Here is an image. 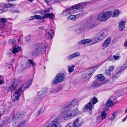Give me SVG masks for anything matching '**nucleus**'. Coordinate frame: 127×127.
Segmentation results:
<instances>
[{
    "instance_id": "obj_1",
    "label": "nucleus",
    "mask_w": 127,
    "mask_h": 127,
    "mask_svg": "<svg viewBox=\"0 0 127 127\" xmlns=\"http://www.w3.org/2000/svg\"><path fill=\"white\" fill-rule=\"evenodd\" d=\"M120 13L119 10L118 9L114 10L113 15L112 11H111L102 12L96 17H93L89 18L86 24L84 26L76 30V31L78 32H79L83 31L85 28H93L95 26L94 23L96 21L99 20L101 21H105L110 18L112 15L113 17H116L118 16Z\"/></svg>"
},
{
    "instance_id": "obj_2",
    "label": "nucleus",
    "mask_w": 127,
    "mask_h": 127,
    "mask_svg": "<svg viewBox=\"0 0 127 127\" xmlns=\"http://www.w3.org/2000/svg\"><path fill=\"white\" fill-rule=\"evenodd\" d=\"M69 110H67L66 111H63L62 110V109H61V112L64 113L61 115V118L63 120L66 121L78 115L79 113V110L76 109L69 111Z\"/></svg>"
},
{
    "instance_id": "obj_3",
    "label": "nucleus",
    "mask_w": 127,
    "mask_h": 127,
    "mask_svg": "<svg viewBox=\"0 0 127 127\" xmlns=\"http://www.w3.org/2000/svg\"><path fill=\"white\" fill-rule=\"evenodd\" d=\"M78 100L76 99H73L70 103L68 104H66L65 106L62 108V110L63 111H66L67 110H70L74 107L77 103Z\"/></svg>"
},
{
    "instance_id": "obj_4",
    "label": "nucleus",
    "mask_w": 127,
    "mask_h": 127,
    "mask_svg": "<svg viewBox=\"0 0 127 127\" xmlns=\"http://www.w3.org/2000/svg\"><path fill=\"white\" fill-rule=\"evenodd\" d=\"M108 34L106 30L101 31L97 33L95 36V39L97 42L99 41L105 37Z\"/></svg>"
},
{
    "instance_id": "obj_5",
    "label": "nucleus",
    "mask_w": 127,
    "mask_h": 127,
    "mask_svg": "<svg viewBox=\"0 0 127 127\" xmlns=\"http://www.w3.org/2000/svg\"><path fill=\"white\" fill-rule=\"evenodd\" d=\"M98 101L96 97H94L92 100L90 101L85 106V108L86 110H91L93 107L94 105Z\"/></svg>"
},
{
    "instance_id": "obj_6",
    "label": "nucleus",
    "mask_w": 127,
    "mask_h": 127,
    "mask_svg": "<svg viewBox=\"0 0 127 127\" xmlns=\"http://www.w3.org/2000/svg\"><path fill=\"white\" fill-rule=\"evenodd\" d=\"M85 4V3L82 2L72 6L71 8H70L71 13H75L79 11L80 9L82 8V7L81 6Z\"/></svg>"
},
{
    "instance_id": "obj_7",
    "label": "nucleus",
    "mask_w": 127,
    "mask_h": 127,
    "mask_svg": "<svg viewBox=\"0 0 127 127\" xmlns=\"http://www.w3.org/2000/svg\"><path fill=\"white\" fill-rule=\"evenodd\" d=\"M43 44H41L37 45L35 48V49L32 52V54L33 55H37L40 53L44 50H45Z\"/></svg>"
},
{
    "instance_id": "obj_8",
    "label": "nucleus",
    "mask_w": 127,
    "mask_h": 127,
    "mask_svg": "<svg viewBox=\"0 0 127 127\" xmlns=\"http://www.w3.org/2000/svg\"><path fill=\"white\" fill-rule=\"evenodd\" d=\"M59 120L58 119H55L51 121L48 125L45 126L44 127H62Z\"/></svg>"
},
{
    "instance_id": "obj_9",
    "label": "nucleus",
    "mask_w": 127,
    "mask_h": 127,
    "mask_svg": "<svg viewBox=\"0 0 127 127\" xmlns=\"http://www.w3.org/2000/svg\"><path fill=\"white\" fill-rule=\"evenodd\" d=\"M64 79V75L63 73H61L58 74L54 80L53 83L56 84L63 81Z\"/></svg>"
},
{
    "instance_id": "obj_10",
    "label": "nucleus",
    "mask_w": 127,
    "mask_h": 127,
    "mask_svg": "<svg viewBox=\"0 0 127 127\" xmlns=\"http://www.w3.org/2000/svg\"><path fill=\"white\" fill-rule=\"evenodd\" d=\"M23 91H22L21 89H20V88L17 91H15L14 94L13 95L11 98L13 102L18 100L20 95V93Z\"/></svg>"
},
{
    "instance_id": "obj_11",
    "label": "nucleus",
    "mask_w": 127,
    "mask_h": 127,
    "mask_svg": "<svg viewBox=\"0 0 127 127\" xmlns=\"http://www.w3.org/2000/svg\"><path fill=\"white\" fill-rule=\"evenodd\" d=\"M17 86V82L16 81H12L11 84H10L9 86L7 88V92L13 91L15 89H16Z\"/></svg>"
},
{
    "instance_id": "obj_12",
    "label": "nucleus",
    "mask_w": 127,
    "mask_h": 127,
    "mask_svg": "<svg viewBox=\"0 0 127 127\" xmlns=\"http://www.w3.org/2000/svg\"><path fill=\"white\" fill-rule=\"evenodd\" d=\"M32 82V79L29 80L28 82L25 83L20 88L22 91H24L26 88H28L31 85Z\"/></svg>"
},
{
    "instance_id": "obj_13",
    "label": "nucleus",
    "mask_w": 127,
    "mask_h": 127,
    "mask_svg": "<svg viewBox=\"0 0 127 127\" xmlns=\"http://www.w3.org/2000/svg\"><path fill=\"white\" fill-rule=\"evenodd\" d=\"M82 122V119L80 117H78L74 121L72 125L76 127H78L80 126Z\"/></svg>"
},
{
    "instance_id": "obj_14",
    "label": "nucleus",
    "mask_w": 127,
    "mask_h": 127,
    "mask_svg": "<svg viewBox=\"0 0 127 127\" xmlns=\"http://www.w3.org/2000/svg\"><path fill=\"white\" fill-rule=\"evenodd\" d=\"M48 91L47 89L44 88L38 92L37 95L38 96L41 97H44L47 95Z\"/></svg>"
},
{
    "instance_id": "obj_15",
    "label": "nucleus",
    "mask_w": 127,
    "mask_h": 127,
    "mask_svg": "<svg viewBox=\"0 0 127 127\" xmlns=\"http://www.w3.org/2000/svg\"><path fill=\"white\" fill-rule=\"evenodd\" d=\"M80 55V53L79 52H76L67 56V59L68 60H70L75 57L79 56Z\"/></svg>"
},
{
    "instance_id": "obj_16",
    "label": "nucleus",
    "mask_w": 127,
    "mask_h": 127,
    "mask_svg": "<svg viewBox=\"0 0 127 127\" xmlns=\"http://www.w3.org/2000/svg\"><path fill=\"white\" fill-rule=\"evenodd\" d=\"M21 47L17 44H15L14 47L12 50V52L13 54H15L21 51Z\"/></svg>"
},
{
    "instance_id": "obj_17",
    "label": "nucleus",
    "mask_w": 127,
    "mask_h": 127,
    "mask_svg": "<svg viewBox=\"0 0 127 127\" xmlns=\"http://www.w3.org/2000/svg\"><path fill=\"white\" fill-rule=\"evenodd\" d=\"M54 35V31L52 29H51L46 34L45 37L48 39H50Z\"/></svg>"
},
{
    "instance_id": "obj_18",
    "label": "nucleus",
    "mask_w": 127,
    "mask_h": 127,
    "mask_svg": "<svg viewBox=\"0 0 127 127\" xmlns=\"http://www.w3.org/2000/svg\"><path fill=\"white\" fill-rule=\"evenodd\" d=\"M106 114L105 111H103L101 114V115L98 116L97 118V120L99 122H100L104 120L106 118Z\"/></svg>"
},
{
    "instance_id": "obj_19",
    "label": "nucleus",
    "mask_w": 127,
    "mask_h": 127,
    "mask_svg": "<svg viewBox=\"0 0 127 127\" xmlns=\"http://www.w3.org/2000/svg\"><path fill=\"white\" fill-rule=\"evenodd\" d=\"M111 42L110 38H108L105 40L102 44V46L103 47L106 48L110 44Z\"/></svg>"
},
{
    "instance_id": "obj_20",
    "label": "nucleus",
    "mask_w": 127,
    "mask_h": 127,
    "mask_svg": "<svg viewBox=\"0 0 127 127\" xmlns=\"http://www.w3.org/2000/svg\"><path fill=\"white\" fill-rule=\"evenodd\" d=\"M55 17V15L53 13H47L45 14L43 17L44 18H49V19H52Z\"/></svg>"
},
{
    "instance_id": "obj_21",
    "label": "nucleus",
    "mask_w": 127,
    "mask_h": 127,
    "mask_svg": "<svg viewBox=\"0 0 127 127\" xmlns=\"http://www.w3.org/2000/svg\"><path fill=\"white\" fill-rule=\"evenodd\" d=\"M71 13L70 11V8H68L64 10H63L62 13V14L64 16H66L69 15Z\"/></svg>"
},
{
    "instance_id": "obj_22",
    "label": "nucleus",
    "mask_w": 127,
    "mask_h": 127,
    "mask_svg": "<svg viewBox=\"0 0 127 127\" xmlns=\"http://www.w3.org/2000/svg\"><path fill=\"white\" fill-rule=\"evenodd\" d=\"M91 41V39H86L81 40L78 43L79 44L82 45L86 43H89Z\"/></svg>"
},
{
    "instance_id": "obj_23",
    "label": "nucleus",
    "mask_w": 127,
    "mask_h": 127,
    "mask_svg": "<svg viewBox=\"0 0 127 127\" xmlns=\"http://www.w3.org/2000/svg\"><path fill=\"white\" fill-rule=\"evenodd\" d=\"M24 117V115L22 113H17L14 117V115H13V117H14L15 119H17L19 118H23Z\"/></svg>"
},
{
    "instance_id": "obj_24",
    "label": "nucleus",
    "mask_w": 127,
    "mask_h": 127,
    "mask_svg": "<svg viewBox=\"0 0 127 127\" xmlns=\"http://www.w3.org/2000/svg\"><path fill=\"white\" fill-rule=\"evenodd\" d=\"M125 27V22L122 21L119 23V29L121 31L123 30Z\"/></svg>"
},
{
    "instance_id": "obj_25",
    "label": "nucleus",
    "mask_w": 127,
    "mask_h": 127,
    "mask_svg": "<svg viewBox=\"0 0 127 127\" xmlns=\"http://www.w3.org/2000/svg\"><path fill=\"white\" fill-rule=\"evenodd\" d=\"M126 68L124 66L120 67H118L116 69V72L117 73L122 72V71L125 70Z\"/></svg>"
},
{
    "instance_id": "obj_26",
    "label": "nucleus",
    "mask_w": 127,
    "mask_h": 127,
    "mask_svg": "<svg viewBox=\"0 0 127 127\" xmlns=\"http://www.w3.org/2000/svg\"><path fill=\"white\" fill-rule=\"evenodd\" d=\"M81 79L83 81H86L88 80L89 79V78L86 74H83L81 76Z\"/></svg>"
},
{
    "instance_id": "obj_27",
    "label": "nucleus",
    "mask_w": 127,
    "mask_h": 127,
    "mask_svg": "<svg viewBox=\"0 0 127 127\" xmlns=\"http://www.w3.org/2000/svg\"><path fill=\"white\" fill-rule=\"evenodd\" d=\"M75 66L74 65H69L68 66V71L69 72L71 73L73 72L74 70V68L75 67Z\"/></svg>"
},
{
    "instance_id": "obj_28",
    "label": "nucleus",
    "mask_w": 127,
    "mask_h": 127,
    "mask_svg": "<svg viewBox=\"0 0 127 127\" xmlns=\"http://www.w3.org/2000/svg\"><path fill=\"white\" fill-rule=\"evenodd\" d=\"M100 85L99 83L97 81H94L92 83V86L95 88L98 87Z\"/></svg>"
},
{
    "instance_id": "obj_29",
    "label": "nucleus",
    "mask_w": 127,
    "mask_h": 127,
    "mask_svg": "<svg viewBox=\"0 0 127 127\" xmlns=\"http://www.w3.org/2000/svg\"><path fill=\"white\" fill-rule=\"evenodd\" d=\"M59 90L57 88H52L50 90L51 93H55L59 92Z\"/></svg>"
},
{
    "instance_id": "obj_30",
    "label": "nucleus",
    "mask_w": 127,
    "mask_h": 127,
    "mask_svg": "<svg viewBox=\"0 0 127 127\" xmlns=\"http://www.w3.org/2000/svg\"><path fill=\"white\" fill-rule=\"evenodd\" d=\"M80 14V13H79L78 14H77L76 15H71L68 18L74 21L76 20V17L78 16V15H79Z\"/></svg>"
},
{
    "instance_id": "obj_31",
    "label": "nucleus",
    "mask_w": 127,
    "mask_h": 127,
    "mask_svg": "<svg viewBox=\"0 0 127 127\" xmlns=\"http://www.w3.org/2000/svg\"><path fill=\"white\" fill-rule=\"evenodd\" d=\"M97 77V79L100 81H103L105 79L104 76L101 74L98 75Z\"/></svg>"
},
{
    "instance_id": "obj_32",
    "label": "nucleus",
    "mask_w": 127,
    "mask_h": 127,
    "mask_svg": "<svg viewBox=\"0 0 127 127\" xmlns=\"http://www.w3.org/2000/svg\"><path fill=\"white\" fill-rule=\"evenodd\" d=\"M16 42V41L14 39H10L9 41V44L12 45L13 47H14L13 45L15 44Z\"/></svg>"
},
{
    "instance_id": "obj_33",
    "label": "nucleus",
    "mask_w": 127,
    "mask_h": 127,
    "mask_svg": "<svg viewBox=\"0 0 127 127\" xmlns=\"http://www.w3.org/2000/svg\"><path fill=\"white\" fill-rule=\"evenodd\" d=\"M2 7L4 11H6L9 8L8 3L4 4L2 5Z\"/></svg>"
},
{
    "instance_id": "obj_34",
    "label": "nucleus",
    "mask_w": 127,
    "mask_h": 127,
    "mask_svg": "<svg viewBox=\"0 0 127 127\" xmlns=\"http://www.w3.org/2000/svg\"><path fill=\"white\" fill-rule=\"evenodd\" d=\"M113 105V102L110 100H108L106 103L108 107H110Z\"/></svg>"
},
{
    "instance_id": "obj_35",
    "label": "nucleus",
    "mask_w": 127,
    "mask_h": 127,
    "mask_svg": "<svg viewBox=\"0 0 127 127\" xmlns=\"http://www.w3.org/2000/svg\"><path fill=\"white\" fill-rule=\"evenodd\" d=\"M44 109H43L42 108H40L37 112V116L40 115L42 114L44 111Z\"/></svg>"
},
{
    "instance_id": "obj_36",
    "label": "nucleus",
    "mask_w": 127,
    "mask_h": 127,
    "mask_svg": "<svg viewBox=\"0 0 127 127\" xmlns=\"http://www.w3.org/2000/svg\"><path fill=\"white\" fill-rule=\"evenodd\" d=\"M26 123L25 121H23L20 123L17 127H24L25 124Z\"/></svg>"
},
{
    "instance_id": "obj_37",
    "label": "nucleus",
    "mask_w": 127,
    "mask_h": 127,
    "mask_svg": "<svg viewBox=\"0 0 127 127\" xmlns=\"http://www.w3.org/2000/svg\"><path fill=\"white\" fill-rule=\"evenodd\" d=\"M35 19H44V18L43 17H44V16L43 17H41L39 15H35Z\"/></svg>"
},
{
    "instance_id": "obj_38",
    "label": "nucleus",
    "mask_w": 127,
    "mask_h": 127,
    "mask_svg": "<svg viewBox=\"0 0 127 127\" xmlns=\"http://www.w3.org/2000/svg\"><path fill=\"white\" fill-rule=\"evenodd\" d=\"M116 116V112L114 113L109 118V119L112 120L114 119Z\"/></svg>"
},
{
    "instance_id": "obj_39",
    "label": "nucleus",
    "mask_w": 127,
    "mask_h": 127,
    "mask_svg": "<svg viewBox=\"0 0 127 127\" xmlns=\"http://www.w3.org/2000/svg\"><path fill=\"white\" fill-rule=\"evenodd\" d=\"M7 21V20L5 18H0V22L5 23Z\"/></svg>"
},
{
    "instance_id": "obj_40",
    "label": "nucleus",
    "mask_w": 127,
    "mask_h": 127,
    "mask_svg": "<svg viewBox=\"0 0 127 127\" xmlns=\"http://www.w3.org/2000/svg\"><path fill=\"white\" fill-rule=\"evenodd\" d=\"M105 74L107 75L110 76L111 75V72L108 70H106L105 71Z\"/></svg>"
},
{
    "instance_id": "obj_41",
    "label": "nucleus",
    "mask_w": 127,
    "mask_h": 127,
    "mask_svg": "<svg viewBox=\"0 0 127 127\" xmlns=\"http://www.w3.org/2000/svg\"><path fill=\"white\" fill-rule=\"evenodd\" d=\"M29 63L32 64V67H33L34 65V63L32 61V60L30 59H29Z\"/></svg>"
},
{
    "instance_id": "obj_42",
    "label": "nucleus",
    "mask_w": 127,
    "mask_h": 127,
    "mask_svg": "<svg viewBox=\"0 0 127 127\" xmlns=\"http://www.w3.org/2000/svg\"><path fill=\"white\" fill-rule=\"evenodd\" d=\"M3 79L2 76H0V85H1L3 83Z\"/></svg>"
},
{
    "instance_id": "obj_43",
    "label": "nucleus",
    "mask_w": 127,
    "mask_h": 127,
    "mask_svg": "<svg viewBox=\"0 0 127 127\" xmlns=\"http://www.w3.org/2000/svg\"><path fill=\"white\" fill-rule=\"evenodd\" d=\"M114 66H111L109 67V70L111 72L114 69Z\"/></svg>"
},
{
    "instance_id": "obj_44",
    "label": "nucleus",
    "mask_w": 127,
    "mask_h": 127,
    "mask_svg": "<svg viewBox=\"0 0 127 127\" xmlns=\"http://www.w3.org/2000/svg\"><path fill=\"white\" fill-rule=\"evenodd\" d=\"M43 10L45 13L49 12L50 11L49 8H47Z\"/></svg>"
},
{
    "instance_id": "obj_45",
    "label": "nucleus",
    "mask_w": 127,
    "mask_h": 127,
    "mask_svg": "<svg viewBox=\"0 0 127 127\" xmlns=\"http://www.w3.org/2000/svg\"><path fill=\"white\" fill-rule=\"evenodd\" d=\"M113 57L114 59L116 60H118L120 59V57L119 56H116L114 55L113 56Z\"/></svg>"
},
{
    "instance_id": "obj_46",
    "label": "nucleus",
    "mask_w": 127,
    "mask_h": 127,
    "mask_svg": "<svg viewBox=\"0 0 127 127\" xmlns=\"http://www.w3.org/2000/svg\"><path fill=\"white\" fill-rule=\"evenodd\" d=\"M93 72H90V73H89V75L88 76V77H89V78H90L92 76L93 74V73L94 72V71H93V70H92Z\"/></svg>"
},
{
    "instance_id": "obj_47",
    "label": "nucleus",
    "mask_w": 127,
    "mask_h": 127,
    "mask_svg": "<svg viewBox=\"0 0 127 127\" xmlns=\"http://www.w3.org/2000/svg\"><path fill=\"white\" fill-rule=\"evenodd\" d=\"M4 111V110L3 109H1L0 110V115H1L3 114V111Z\"/></svg>"
},
{
    "instance_id": "obj_48",
    "label": "nucleus",
    "mask_w": 127,
    "mask_h": 127,
    "mask_svg": "<svg viewBox=\"0 0 127 127\" xmlns=\"http://www.w3.org/2000/svg\"><path fill=\"white\" fill-rule=\"evenodd\" d=\"M80 14L78 15V16H82L85 14V13L84 11H82L81 13H80Z\"/></svg>"
},
{
    "instance_id": "obj_49",
    "label": "nucleus",
    "mask_w": 127,
    "mask_h": 127,
    "mask_svg": "<svg viewBox=\"0 0 127 127\" xmlns=\"http://www.w3.org/2000/svg\"><path fill=\"white\" fill-rule=\"evenodd\" d=\"M39 13L41 14L42 15H43L45 14L44 12V10H41L39 11Z\"/></svg>"
},
{
    "instance_id": "obj_50",
    "label": "nucleus",
    "mask_w": 127,
    "mask_h": 127,
    "mask_svg": "<svg viewBox=\"0 0 127 127\" xmlns=\"http://www.w3.org/2000/svg\"><path fill=\"white\" fill-rule=\"evenodd\" d=\"M8 4L9 5V7H12L14 5L12 3H8Z\"/></svg>"
},
{
    "instance_id": "obj_51",
    "label": "nucleus",
    "mask_w": 127,
    "mask_h": 127,
    "mask_svg": "<svg viewBox=\"0 0 127 127\" xmlns=\"http://www.w3.org/2000/svg\"><path fill=\"white\" fill-rule=\"evenodd\" d=\"M35 16H32L31 17V19H29V20H32L33 19H35Z\"/></svg>"
},
{
    "instance_id": "obj_52",
    "label": "nucleus",
    "mask_w": 127,
    "mask_h": 127,
    "mask_svg": "<svg viewBox=\"0 0 127 127\" xmlns=\"http://www.w3.org/2000/svg\"><path fill=\"white\" fill-rule=\"evenodd\" d=\"M26 39H27V41H29L31 38L30 36H28L26 37Z\"/></svg>"
},
{
    "instance_id": "obj_53",
    "label": "nucleus",
    "mask_w": 127,
    "mask_h": 127,
    "mask_svg": "<svg viewBox=\"0 0 127 127\" xmlns=\"http://www.w3.org/2000/svg\"><path fill=\"white\" fill-rule=\"evenodd\" d=\"M124 45L125 47H127V40L125 42Z\"/></svg>"
},
{
    "instance_id": "obj_54",
    "label": "nucleus",
    "mask_w": 127,
    "mask_h": 127,
    "mask_svg": "<svg viewBox=\"0 0 127 127\" xmlns=\"http://www.w3.org/2000/svg\"><path fill=\"white\" fill-rule=\"evenodd\" d=\"M39 29L42 30H44V29L43 28V26H41L39 28Z\"/></svg>"
},
{
    "instance_id": "obj_55",
    "label": "nucleus",
    "mask_w": 127,
    "mask_h": 127,
    "mask_svg": "<svg viewBox=\"0 0 127 127\" xmlns=\"http://www.w3.org/2000/svg\"><path fill=\"white\" fill-rule=\"evenodd\" d=\"M42 20H40L39 21V22L40 23H41L42 22H44V20H43V19H42Z\"/></svg>"
},
{
    "instance_id": "obj_56",
    "label": "nucleus",
    "mask_w": 127,
    "mask_h": 127,
    "mask_svg": "<svg viewBox=\"0 0 127 127\" xmlns=\"http://www.w3.org/2000/svg\"><path fill=\"white\" fill-rule=\"evenodd\" d=\"M4 24H2L0 25V28H2L4 26Z\"/></svg>"
},
{
    "instance_id": "obj_57",
    "label": "nucleus",
    "mask_w": 127,
    "mask_h": 127,
    "mask_svg": "<svg viewBox=\"0 0 127 127\" xmlns=\"http://www.w3.org/2000/svg\"><path fill=\"white\" fill-rule=\"evenodd\" d=\"M124 65L125 67L126 68L127 67V61L126 63V64H124Z\"/></svg>"
},
{
    "instance_id": "obj_58",
    "label": "nucleus",
    "mask_w": 127,
    "mask_h": 127,
    "mask_svg": "<svg viewBox=\"0 0 127 127\" xmlns=\"http://www.w3.org/2000/svg\"><path fill=\"white\" fill-rule=\"evenodd\" d=\"M14 11V12H15V13H19L20 12V11H19V10H15Z\"/></svg>"
},
{
    "instance_id": "obj_59",
    "label": "nucleus",
    "mask_w": 127,
    "mask_h": 127,
    "mask_svg": "<svg viewBox=\"0 0 127 127\" xmlns=\"http://www.w3.org/2000/svg\"><path fill=\"white\" fill-rule=\"evenodd\" d=\"M118 77L116 75H114L113 76V78L114 79H115Z\"/></svg>"
},
{
    "instance_id": "obj_60",
    "label": "nucleus",
    "mask_w": 127,
    "mask_h": 127,
    "mask_svg": "<svg viewBox=\"0 0 127 127\" xmlns=\"http://www.w3.org/2000/svg\"><path fill=\"white\" fill-rule=\"evenodd\" d=\"M127 118L126 117L124 118V119H123V122L125 121L126 120Z\"/></svg>"
},
{
    "instance_id": "obj_61",
    "label": "nucleus",
    "mask_w": 127,
    "mask_h": 127,
    "mask_svg": "<svg viewBox=\"0 0 127 127\" xmlns=\"http://www.w3.org/2000/svg\"><path fill=\"white\" fill-rule=\"evenodd\" d=\"M3 12V11L2 10H0V14L2 13Z\"/></svg>"
},
{
    "instance_id": "obj_62",
    "label": "nucleus",
    "mask_w": 127,
    "mask_h": 127,
    "mask_svg": "<svg viewBox=\"0 0 127 127\" xmlns=\"http://www.w3.org/2000/svg\"><path fill=\"white\" fill-rule=\"evenodd\" d=\"M8 1H14V0H7Z\"/></svg>"
},
{
    "instance_id": "obj_63",
    "label": "nucleus",
    "mask_w": 127,
    "mask_h": 127,
    "mask_svg": "<svg viewBox=\"0 0 127 127\" xmlns=\"http://www.w3.org/2000/svg\"><path fill=\"white\" fill-rule=\"evenodd\" d=\"M3 124H0V127H2V126H3Z\"/></svg>"
},
{
    "instance_id": "obj_64",
    "label": "nucleus",
    "mask_w": 127,
    "mask_h": 127,
    "mask_svg": "<svg viewBox=\"0 0 127 127\" xmlns=\"http://www.w3.org/2000/svg\"><path fill=\"white\" fill-rule=\"evenodd\" d=\"M125 113H126L127 112V107L126 108V109L125 111Z\"/></svg>"
}]
</instances>
